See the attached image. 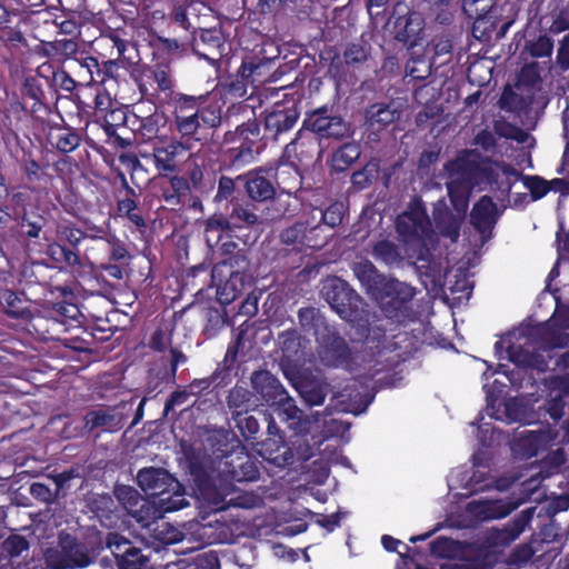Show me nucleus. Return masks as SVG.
<instances>
[{
	"label": "nucleus",
	"mask_w": 569,
	"mask_h": 569,
	"mask_svg": "<svg viewBox=\"0 0 569 569\" xmlns=\"http://www.w3.org/2000/svg\"><path fill=\"white\" fill-rule=\"evenodd\" d=\"M79 313L77 305L63 300L43 306L36 313L33 312L30 326L44 340L63 341L66 347L79 349L78 346L67 343L68 339L61 337L70 329Z\"/></svg>",
	"instance_id": "5"
},
{
	"label": "nucleus",
	"mask_w": 569,
	"mask_h": 569,
	"mask_svg": "<svg viewBox=\"0 0 569 569\" xmlns=\"http://www.w3.org/2000/svg\"><path fill=\"white\" fill-rule=\"evenodd\" d=\"M396 230L405 241H420L431 232V221L421 199L410 201L406 211L396 219Z\"/></svg>",
	"instance_id": "17"
},
{
	"label": "nucleus",
	"mask_w": 569,
	"mask_h": 569,
	"mask_svg": "<svg viewBox=\"0 0 569 569\" xmlns=\"http://www.w3.org/2000/svg\"><path fill=\"white\" fill-rule=\"evenodd\" d=\"M23 106L11 101L7 111L1 110L0 134L6 142L18 141L19 132L29 128L32 119Z\"/></svg>",
	"instance_id": "35"
},
{
	"label": "nucleus",
	"mask_w": 569,
	"mask_h": 569,
	"mask_svg": "<svg viewBox=\"0 0 569 569\" xmlns=\"http://www.w3.org/2000/svg\"><path fill=\"white\" fill-rule=\"evenodd\" d=\"M44 561L50 569H82L94 562V555L76 536L61 531L57 546L46 549Z\"/></svg>",
	"instance_id": "7"
},
{
	"label": "nucleus",
	"mask_w": 569,
	"mask_h": 569,
	"mask_svg": "<svg viewBox=\"0 0 569 569\" xmlns=\"http://www.w3.org/2000/svg\"><path fill=\"white\" fill-rule=\"evenodd\" d=\"M131 109L129 106L117 104L103 117L102 129L106 136H114V130L128 128L131 130Z\"/></svg>",
	"instance_id": "54"
},
{
	"label": "nucleus",
	"mask_w": 569,
	"mask_h": 569,
	"mask_svg": "<svg viewBox=\"0 0 569 569\" xmlns=\"http://www.w3.org/2000/svg\"><path fill=\"white\" fill-rule=\"evenodd\" d=\"M78 51V42L69 38L56 39L43 46V53L47 57L72 58Z\"/></svg>",
	"instance_id": "63"
},
{
	"label": "nucleus",
	"mask_w": 569,
	"mask_h": 569,
	"mask_svg": "<svg viewBox=\"0 0 569 569\" xmlns=\"http://www.w3.org/2000/svg\"><path fill=\"white\" fill-rule=\"evenodd\" d=\"M445 171L449 178L466 180L472 188L490 187L508 196L520 172L509 163L496 162L490 157L475 150H463L455 159L446 162Z\"/></svg>",
	"instance_id": "2"
},
{
	"label": "nucleus",
	"mask_w": 569,
	"mask_h": 569,
	"mask_svg": "<svg viewBox=\"0 0 569 569\" xmlns=\"http://www.w3.org/2000/svg\"><path fill=\"white\" fill-rule=\"evenodd\" d=\"M536 507H528L522 509L512 519L506 522L502 527H491L487 529L482 536L489 547L496 548L505 556V550L509 548L530 526Z\"/></svg>",
	"instance_id": "15"
},
{
	"label": "nucleus",
	"mask_w": 569,
	"mask_h": 569,
	"mask_svg": "<svg viewBox=\"0 0 569 569\" xmlns=\"http://www.w3.org/2000/svg\"><path fill=\"white\" fill-rule=\"evenodd\" d=\"M465 12L475 20L473 30L482 29V33L495 31L498 24V8L495 0H466Z\"/></svg>",
	"instance_id": "32"
},
{
	"label": "nucleus",
	"mask_w": 569,
	"mask_h": 569,
	"mask_svg": "<svg viewBox=\"0 0 569 569\" xmlns=\"http://www.w3.org/2000/svg\"><path fill=\"white\" fill-rule=\"evenodd\" d=\"M465 216L453 214L447 207L443 209H436L433 212V220L438 232L456 242L460 236V228Z\"/></svg>",
	"instance_id": "47"
},
{
	"label": "nucleus",
	"mask_w": 569,
	"mask_h": 569,
	"mask_svg": "<svg viewBox=\"0 0 569 569\" xmlns=\"http://www.w3.org/2000/svg\"><path fill=\"white\" fill-rule=\"evenodd\" d=\"M398 17L393 23L395 39L407 48L420 44L425 30V19L407 6L398 2L393 9Z\"/></svg>",
	"instance_id": "21"
},
{
	"label": "nucleus",
	"mask_w": 569,
	"mask_h": 569,
	"mask_svg": "<svg viewBox=\"0 0 569 569\" xmlns=\"http://www.w3.org/2000/svg\"><path fill=\"white\" fill-rule=\"evenodd\" d=\"M238 181L242 182L243 191L252 201L266 202L272 200V208H268V220L276 221L293 214L288 206H284L280 199L273 200L276 189L272 182L261 174V169L250 170L243 174H239Z\"/></svg>",
	"instance_id": "12"
},
{
	"label": "nucleus",
	"mask_w": 569,
	"mask_h": 569,
	"mask_svg": "<svg viewBox=\"0 0 569 569\" xmlns=\"http://www.w3.org/2000/svg\"><path fill=\"white\" fill-rule=\"evenodd\" d=\"M497 221L498 207L492 198L487 194L480 197L470 212V223L480 233L482 240L491 238Z\"/></svg>",
	"instance_id": "30"
},
{
	"label": "nucleus",
	"mask_w": 569,
	"mask_h": 569,
	"mask_svg": "<svg viewBox=\"0 0 569 569\" xmlns=\"http://www.w3.org/2000/svg\"><path fill=\"white\" fill-rule=\"evenodd\" d=\"M553 50V40L547 34H539L536 39L527 40L523 52L531 58H550Z\"/></svg>",
	"instance_id": "64"
},
{
	"label": "nucleus",
	"mask_w": 569,
	"mask_h": 569,
	"mask_svg": "<svg viewBox=\"0 0 569 569\" xmlns=\"http://www.w3.org/2000/svg\"><path fill=\"white\" fill-rule=\"evenodd\" d=\"M13 102L22 104L23 110L32 118L41 117V113L47 114L49 107L46 103V94L40 81L36 77H27L21 88V99L13 100Z\"/></svg>",
	"instance_id": "33"
},
{
	"label": "nucleus",
	"mask_w": 569,
	"mask_h": 569,
	"mask_svg": "<svg viewBox=\"0 0 569 569\" xmlns=\"http://www.w3.org/2000/svg\"><path fill=\"white\" fill-rule=\"evenodd\" d=\"M251 386L253 395L261 403L269 407H283L289 418H293L290 410H297L293 400L289 397L287 390L279 379L268 370H258L251 375Z\"/></svg>",
	"instance_id": "14"
},
{
	"label": "nucleus",
	"mask_w": 569,
	"mask_h": 569,
	"mask_svg": "<svg viewBox=\"0 0 569 569\" xmlns=\"http://www.w3.org/2000/svg\"><path fill=\"white\" fill-rule=\"evenodd\" d=\"M319 229L320 226L308 228L307 222L296 221L281 230L279 239L282 244L291 246L297 252H302L305 248L320 249L326 244V240L318 239Z\"/></svg>",
	"instance_id": "26"
},
{
	"label": "nucleus",
	"mask_w": 569,
	"mask_h": 569,
	"mask_svg": "<svg viewBox=\"0 0 569 569\" xmlns=\"http://www.w3.org/2000/svg\"><path fill=\"white\" fill-rule=\"evenodd\" d=\"M190 143L177 137H161L152 144V158L157 174L160 178L177 173L182 158L189 152Z\"/></svg>",
	"instance_id": "13"
},
{
	"label": "nucleus",
	"mask_w": 569,
	"mask_h": 569,
	"mask_svg": "<svg viewBox=\"0 0 569 569\" xmlns=\"http://www.w3.org/2000/svg\"><path fill=\"white\" fill-rule=\"evenodd\" d=\"M469 506L470 510L483 520L502 519L517 508L516 503L502 500L471 502Z\"/></svg>",
	"instance_id": "49"
},
{
	"label": "nucleus",
	"mask_w": 569,
	"mask_h": 569,
	"mask_svg": "<svg viewBox=\"0 0 569 569\" xmlns=\"http://www.w3.org/2000/svg\"><path fill=\"white\" fill-rule=\"evenodd\" d=\"M234 428L239 436L247 442L254 443L259 438L260 426L254 416L249 412H242L239 416L231 417Z\"/></svg>",
	"instance_id": "60"
},
{
	"label": "nucleus",
	"mask_w": 569,
	"mask_h": 569,
	"mask_svg": "<svg viewBox=\"0 0 569 569\" xmlns=\"http://www.w3.org/2000/svg\"><path fill=\"white\" fill-rule=\"evenodd\" d=\"M60 272L54 267L43 261H31L22 269V278L26 283L38 284L53 292L59 291L64 299L72 296V290L68 286H54L53 280Z\"/></svg>",
	"instance_id": "29"
},
{
	"label": "nucleus",
	"mask_w": 569,
	"mask_h": 569,
	"mask_svg": "<svg viewBox=\"0 0 569 569\" xmlns=\"http://www.w3.org/2000/svg\"><path fill=\"white\" fill-rule=\"evenodd\" d=\"M261 136L260 121L257 118L248 119L233 130L223 134L220 149V161L224 169H240L254 161L260 152Z\"/></svg>",
	"instance_id": "4"
},
{
	"label": "nucleus",
	"mask_w": 569,
	"mask_h": 569,
	"mask_svg": "<svg viewBox=\"0 0 569 569\" xmlns=\"http://www.w3.org/2000/svg\"><path fill=\"white\" fill-rule=\"evenodd\" d=\"M44 226L46 219L42 216L29 213L26 209L22 212L16 211L11 233H9L11 237L9 246L28 248L30 240L41 237Z\"/></svg>",
	"instance_id": "25"
},
{
	"label": "nucleus",
	"mask_w": 569,
	"mask_h": 569,
	"mask_svg": "<svg viewBox=\"0 0 569 569\" xmlns=\"http://www.w3.org/2000/svg\"><path fill=\"white\" fill-rule=\"evenodd\" d=\"M475 566L478 569H493L499 562H503V555L496 548L489 547L481 538L479 542L471 546Z\"/></svg>",
	"instance_id": "55"
},
{
	"label": "nucleus",
	"mask_w": 569,
	"mask_h": 569,
	"mask_svg": "<svg viewBox=\"0 0 569 569\" xmlns=\"http://www.w3.org/2000/svg\"><path fill=\"white\" fill-rule=\"evenodd\" d=\"M372 256L377 261L383 262L387 266H399L402 262L398 247L388 239L375 243Z\"/></svg>",
	"instance_id": "61"
},
{
	"label": "nucleus",
	"mask_w": 569,
	"mask_h": 569,
	"mask_svg": "<svg viewBox=\"0 0 569 569\" xmlns=\"http://www.w3.org/2000/svg\"><path fill=\"white\" fill-rule=\"evenodd\" d=\"M416 295L415 288L390 278L375 299L388 320L405 322L413 318L412 299Z\"/></svg>",
	"instance_id": "10"
},
{
	"label": "nucleus",
	"mask_w": 569,
	"mask_h": 569,
	"mask_svg": "<svg viewBox=\"0 0 569 569\" xmlns=\"http://www.w3.org/2000/svg\"><path fill=\"white\" fill-rule=\"evenodd\" d=\"M322 295L331 309L348 322H357L352 341L360 345L358 358L366 376L377 381L380 373H391L401 363L402 358L397 353L398 343L395 335H388L387 319L373 316L362 321L365 301L347 281L339 277L327 280Z\"/></svg>",
	"instance_id": "1"
},
{
	"label": "nucleus",
	"mask_w": 569,
	"mask_h": 569,
	"mask_svg": "<svg viewBox=\"0 0 569 569\" xmlns=\"http://www.w3.org/2000/svg\"><path fill=\"white\" fill-rule=\"evenodd\" d=\"M300 118V108L296 101H278L264 109L260 118L262 126L261 136L264 144L269 141H278L290 132Z\"/></svg>",
	"instance_id": "11"
},
{
	"label": "nucleus",
	"mask_w": 569,
	"mask_h": 569,
	"mask_svg": "<svg viewBox=\"0 0 569 569\" xmlns=\"http://www.w3.org/2000/svg\"><path fill=\"white\" fill-rule=\"evenodd\" d=\"M83 140L80 129L69 124L50 126L47 134L48 144L58 153L68 154L77 150Z\"/></svg>",
	"instance_id": "36"
},
{
	"label": "nucleus",
	"mask_w": 569,
	"mask_h": 569,
	"mask_svg": "<svg viewBox=\"0 0 569 569\" xmlns=\"http://www.w3.org/2000/svg\"><path fill=\"white\" fill-rule=\"evenodd\" d=\"M361 156V146L358 142H346L333 151L330 160L331 169L335 172H345Z\"/></svg>",
	"instance_id": "53"
},
{
	"label": "nucleus",
	"mask_w": 569,
	"mask_h": 569,
	"mask_svg": "<svg viewBox=\"0 0 569 569\" xmlns=\"http://www.w3.org/2000/svg\"><path fill=\"white\" fill-rule=\"evenodd\" d=\"M272 66L258 59L254 56L246 54L242 58L241 66L237 71L236 79L230 83V91L239 97L247 93V87L250 84L258 88L271 79Z\"/></svg>",
	"instance_id": "19"
},
{
	"label": "nucleus",
	"mask_w": 569,
	"mask_h": 569,
	"mask_svg": "<svg viewBox=\"0 0 569 569\" xmlns=\"http://www.w3.org/2000/svg\"><path fill=\"white\" fill-rule=\"evenodd\" d=\"M150 106L136 103L131 108V132L141 141L154 140L168 122V116L160 110L154 101Z\"/></svg>",
	"instance_id": "16"
},
{
	"label": "nucleus",
	"mask_w": 569,
	"mask_h": 569,
	"mask_svg": "<svg viewBox=\"0 0 569 569\" xmlns=\"http://www.w3.org/2000/svg\"><path fill=\"white\" fill-rule=\"evenodd\" d=\"M30 543L24 536L12 533L0 545V558L13 562L16 558L29 551Z\"/></svg>",
	"instance_id": "59"
},
{
	"label": "nucleus",
	"mask_w": 569,
	"mask_h": 569,
	"mask_svg": "<svg viewBox=\"0 0 569 569\" xmlns=\"http://www.w3.org/2000/svg\"><path fill=\"white\" fill-rule=\"evenodd\" d=\"M319 142L316 137L298 131L296 138L286 144L281 159L295 163L297 167L309 166L319 156Z\"/></svg>",
	"instance_id": "28"
},
{
	"label": "nucleus",
	"mask_w": 569,
	"mask_h": 569,
	"mask_svg": "<svg viewBox=\"0 0 569 569\" xmlns=\"http://www.w3.org/2000/svg\"><path fill=\"white\" fill-rule=\"evenodd\" d=\"M274 179L278 187L290 194L292 191H296L301 183L299 167L280 157L276 167Z\"/></svg>",
	"instance_id": "52"
},
{
	"label": "nucleus",
	"mask_w": 569,
	"mask_h": 569,
	"mask_svg": "<svg viewBox=\"0 0 569 569\" xmlns=\"http://www.w3.org/2000/svg\"><path fill=\"white\" fill-rule=\"evenodd\" d=\"M352 271L366 293L371 298L379 293L390 280L385 274L380 273L376 266L368 259L355 262Z\"/></svg>",
	"instance_id": "38"
},
{
	"label": "nucleus",
	"mask_w": 569,
	"mask_h": 569,
	"mask_svg": "<svg viewBox=\"0 0 569 569\" xmlns=\"http://www.w3.org/2000/svg\"><path fill=\"white\" fill-rule=\"evenodd\" d=\"M137 482L160 513L174 512L189 505L182 483L163 468L139 470Z\"/></svg>",
	"instance_id": "3"
},
{
	"label": "nucleus",
	"mask_w": 569,
	"mask_h": 569,
	"mask_svg": "<svg viewBox=\"0 0 569 569\" xmlns=\"http://www.w3.org/2000/svg\"><path fill=\"white\" fill-rule=\"evenodd\" d=\"M189 160L186 168L184 180L189 187V194L200 198L210 197L216 188V173L204 166L203 161L199 163L196 158Z\"/></svg>",
	"instance_id": "27"
},
{
	"label": "nucleus",
	"mask_w": 569,
	"mask_h": 569,
	"mask_svg": "<svg viewBox=\"0 0 569 569\" xmlns=\"http://www.w3.org/2000/svg\"><path fill=\"white\" fill-rule=\"evenodd\" d=\"M536 552L535 540L531 539L513 547L505 557L503 563L509 568L515 567L516 569H521L532 560Z\"/></svg>",
	"instance_id": "57"
},
{
	"label": "nucleus",
	"mask_w": 569,
	"mask_h": 569,
	"mask_svg": "<svg viewBox=\"0 0 569 569\" xmlns=\"http://www.w3.org/2000/svg\"><path fill=\"white\" fill-rule=\"evenodd\" d=\"M167 178L168 182L161 183L159 187V200L172 209L183 206L184 199L189 194V187L184 177L171 173Z\"/></svg>",
	"instance_id": "41"
},
{
	"label": "nucleus",
	"mask_w": 569,
	"mask_h": 569,
	"mask_svg": "<svg viewBox=\"0 0 569 569\" xmlns=\"http://www.w3.org/2000/svg\"><path fill=\"white\" fill-rule=\"evenodd\" d=\"M293 386L305 402L311 407L321 406L328 395L327 385L315 378L300 377Z\"/></svg>",
	"instance_id": "46"
},
{
	"label": "nucleus",
	"mask_w": 569,
	"mask_h": 569,
	"mask_svg": "<svg viewBox=\"0 0 569 569\" xmlns=\"http://www.w3.org/2000/svg\"><path fill=\"white\" fill-rule=\"evenodd\" d=\"M246 257H234L217 262L211 270V279L217 286V299L221 305L233 302L250 286V277L246 272Z\"/></svg>",
	"instance_id": "6"
},
{
	"label": "nucleus",
	"mask_w": 569,
	"mask_h": 569,
	"mask_svg": "<svg viewBox=\"0 0 569 569\" xmlns=\"http://www.w3.org/2000/svg\"><path fill=\"white\" fill-rule=\"evenodd\" d=\"M21 172L31 191L46 186L50 179L47 172L48 164H41L33 156L31 150H22V156L18 160Z\"/></svg>",
	"instance_id": "39"
},
{
	"label": "nucleus",
	"mask_w": 569,
	"mask_h": 569,
	"mask_svg": "<svg viewBox=\"0 0 569 569\" xmlns=\"http://www.w3.org/2000/svg\"><path fill=\"white\" fill-rule=\"evenodd\" d=\"M46 0H0V41L19 46L26 43L20 30V22L24 16L38 13Z\"/></svg>",
	"instance_id": "9"
},
{
	"label": "nucleus",
	"mask_w": 569,
	"mask_h": 569,
	"mask_svg": "<svg viewBox=\"0 0 569 569\" xmlns=\"http://www.w3.org/2000/svg\"><path fill=\"white\" fill-rule=\"evenodd\" d=\"M106 547L110 549L117 565L124 558L133 557L132 553L139 549L131 540L118 532L107 535Z\"/></svg>",
	"instance_id": "58"
},
{
	"label": "nucleus",
	"mask_w": 569,
	"mask_h": 569,
	"mask_svg": "<svg viewBox=\"0 0 569 569\" xmlns=\"http://www.w3.org/2000/svg\"><path fill=\"white\" fill-rule=\"evenodd\" d=\"M449 179L450 181L447 182L449 200L457 213L466 216L472 187L462 178L453 177Z\"/></svg>",
	"instance_id": "50"
},
{
	"label": "nucleus",
	"mask_w": 569,
	"mask_h": 569,
	"mask_svg": "<svg viewBox=\"0 0 569 569\" xmlns=\"http://www.w3.org/2000/svg\"><path fill=\"white\" fill-rule=\"evenodd\" d=\"M253 392L249 389L236 385L231 388L227 396V407L230 410L231 417H237L242 412H249L258 405L253 400Z\"/></svg>",
	"instance_id": "51"
},
{
	"label": "nucleus",
	"mask_w": 569,
	"mask_h": 569,
	"mask_svg": "<svg viewBox=\"0 0 569 569\" xmlns=\"http://www.w3.org/2000/svg\"><path fill=\"white\" fill-rule=\"evenodd\" d=\"M372 47L361 36L359 39L347 42L342 51V60L348 69L353 71L363 68L371 56Z\"/></svg>",
	"instance_id": "45"
},
{
	"label": "nucleus",
	"mask_w": 569,
	"mask_h": 569,
	"mask_svg": "<svg viewBox=\"0 0 569 569\" xmlns=\"http://www.w3.org/2000/svg\"><path fill=\"white\" fill-rule=\"evenodd\" d=\"M47 254L61 267L73 268L81 264L79 250L70 248L59 240L48 246Z\"/></svg>",
	"instance_id": "56"
},
{
	"label": "nucleus",
	"mask_w": 569,
	"mask_h": 569,
	"mask_svg": "<svg viewBox=\"0 0 569 569\" xmlns=\"http://www.w3.org/2000/svg\"><path fill=\"white\" fill-rule=\"evenodd\" d=\"M127 416L117 408L89 410L84 417V428L92 432L99 429L103 432H118L126 423Z\"/></svg>",
	"instance_id": "34"
},
{
	"label": "nucleus",
	"mask_w": 569,
	"mask_h": 569,
	"mask_svg": "<svg viewBox=\"0 0 569 569\" xmlns=\"http://www.w3.org/2000/svg\"><path fill=\"white\" fill-rule=\"evenodd\" d=\"M161 106H168L172 118L190 116L198 112L200 102H206V96H192L182 92H171L167 99H159Z\"/></svg>",
	"instance_id": "43"
},
{
	"label": "nucleus",
	"mask_w": 569,
	"mask_h": 569,
	"mask_svg": "<svg viewBox=\"0 0 569 569\" xmlns=\"http://www.w3.org/2000/svg\"><path fill=\"white\" fill-rule=\"evenodd\" d=\"M220 451V457L224 458L221 472L226 479L232 482H252L259 479V467L243 447L238 452Z\"/></svg>",
	"instance_id": "24"
},
{
	"label": "nucleus",
	"mask_w": 569,
	"mask_h": 569,
	"mask_svg": "<svg viewBox=\"0 0 569 569\" xmlns=\"http://www.w3.org/2000/svg\"><path fill=\"white\" fill-rule=\"evenodd\" d=\"M192 52L200 59L217 66L228 54L229 46L221 27L200 29L190 42Z\"/></svg>",
	"instance_id": "20"
},
{
	"label": "nucleus",
	"mask_w": 569,
	"mask_h": 569,
	"mask_svg": "<svg viewBox=\"0 0 569 569\" xmlns=\"http://www.w3.org/2000/svg\"><path fill=\"white\" fill-rule=\"evenodd\" d=\"M174 79L169 62H157L147 68L138 82L139 92L148 101L159 99V94L163 93L168 98L173 91Z\"/></svg>",
	"instance_id": "18"
},
{
	"label": "nucleus",
	"mask_w": 569,
	"mask_h": 569,
	"mask_svg": "<svg viewBox=\"0 0 569 569\" xmlns=\"http://www.w3.org/2000/svg\"><path fill=\"white\" fill-rule=\"evenodd\" d=\"M298 319L302 330L307 335L313 336L317 341L335 329V327L327 322L320 309L315 307L300 308Z\"/></svg>",
	"instance_id": "40"
},
{
	"label": "nucleus",
	"mask_w": 569,
	"mask_h": 569,
	"mask_svg": "<svg viewBox=\"0 0 569 569\" xmlns=\"http://www.w3.org/2000/svg\"><path fill=\"white\" fill-rule=\"evenodd\" d=\"M559 431L553 430H525L513 441L512 450L521 458L536 457L547 445L553 442Z\"/></svg>",
	"instance_id": "31"
},
{
	"label": "nucleus",
	"mask_w": 569,
	"mask_h": 569,
	"mask_svg": "<svg viewBox=\"0 0 569 569\" xmlns=\"http://www.w3.org/2000/svg\"><path fill=\"white\" fill-rule=\"evenodd\" d=\"M509 360L516 366L545 371L547 362L542 355L530 351L525 346L510 343L507 348Z\"/></svg>",
	"instance_id": "48"
},
{
	"label": "nucleus",
	"mask_w": 569,
	"mask_h": 569,
	"mask_svg": "<svg viewBox=\"0 0 569 569\" xmlns=\"http://www.w3.org/2000/svg\"><path fill=\"white\" fill-rule=\"evenodd\" d=\"M0 311H2L9 318L28 322H31L33 318L31 301L23 298L21 293L16 292L9 288H7L4 291Z\"/></svg>",
	"instance_id": "42"
},
{
	"label": "nucleus",
	"mask_w": 569,
	"mask_h": 569,
	"mask_svg": "<svg viewBox=\"0 0 569 569\" xmlns=\"http://www.w3.org/2000/svg\"><path fill=\"white\" fill-rule=\"evenodd\" d=\"M400 112L388 103H373L365 111V119L368 129L381 131L390 123L398 120Z\"/></svg>",
	"instance_id": "44"
},
{
	"label": "nucleus",
	"mask_w": 569,
	"mask_h": 569,
	"mask_svg": "<svg viewBox=\"0 0 569 569\" xmlns=\"http://www.w3.org/2000/svg\"><path fill=\"white\" fill-rule=\"evenodd\" d=\"M319 357L323 365L352 370L355 359L346 339L335 328L319 341Z\"/></svg>",
	"instance_id": "22"
},
{
	"label": "nucleus",
	"mask_w": 569,
	"mask_h": 569,
	"mask_svg": "<svg viewBox=\"0 0 569 569\" xmlns=\"http://www.w3.org/2000/svg\"><path fill=\"white\" fill-rule=\"evenodd\" d=\"M187 471L193 483V489L200 498L207 501L213 510H220L222 499L217 487L201 459L196 455H187Z\"/></svg>",
	"instance_id": "23"
},
{
	"label": "nucleus",
	"mask_w": 569,
	"mask_h": 569,
	"mask_svg": "<svg viewBox=\"0 0 569 569\" xmlns=\"http://www.w3.org/2000/svg\"><path fill=\"white\" fill-rule=\"evenodd\" d=\"M561 330L550 322H545L536 328V333L546 342L547 349H556L566 347L569 341V336Z\"/></svg>",
	"instance_id": "62"
},
{
	"label": "nucleus",
	"mask_w": 569,
	"mask_h": 569,
	"mask_svg": "<svg viewBox=\"0 0 569 569\" xmlns=\"http://www.w3.org/2000/svg\"><path fill=\"white\" fill-rule=\"evenodd\" d=\"M124 197L117 200V216L127 219L138 231L144 232L147 222L139 209V193L122 178Z\"/></svg>",
	"instance_id": "37"
},
{
	"label": "nucleus",
	"mask_w": 569,
	"mask_h": 569,
	"mask_svg": "<svg viewBox=\"0 0 569 569\" xmlns=\"http://www.w3.org/2000/svg\"><path fill=\"white\" fill-rule=\"evenodd\" d=\"M302 128L319 140L341 141L351 136V124L335 106L322 104L306 112Z\"/></svg>",
	"instance_id": "8"
}]
</instances>
